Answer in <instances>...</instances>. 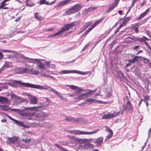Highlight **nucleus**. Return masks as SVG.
<instances>
[{
	"mask_svg": "<svg viewBox=\"0 0 151 151\" xmlns=\"http://www.w3.org/2000/svg\"><path fill=\"white\" fill-rule=\"evenodd\" d=\"M93 28L91 27H89L88 29L84 33V34L86 36L88 33L91 31Z\"/></svg>",
	"mask_w": 151,
	"mask_h": 151,
	"instance_id": "nucleus-35",
	"label": "nucleus"
},
{
	"mask_svg": "<svg viewBox=\"0 0 151 151\" xmlns=\"http://www.w3.org/2000/svg\"><path fill=\"white\" fill-rule=\"evenodd\" d=\"M103 137H100L94 142V143L97 144V145L99 146L103 142Z\"/></svg>",
	"mask_w": 151,
	"mask_h": 151,
	"instance_id": "nucleus-15",
	"label": "nucleus"
},
{
	"mask_svg": "<svg viewBox=\"0 0 151 151\" xmlns=\"http://www.w3.org/2000/svg\"><path fill=\"white\" fill-rule=\"evenodd\" d=\"M69 86L72 89L75 91L77 87L73 85H69Z\"/></svg>",
	"mask_w": 151,
	"mask_h": 151,
	"instance_id": "nucleus-45",
	"label": "nucleus"
},
{
	"mask_svg": "<svg viewBox=\"0 0 151 151\" xmlns=\"http://www.w3.org/2000/svg\"><path fill=\"white\" fill-rule=\"evenodd\" d=\"M105 127L107 131L109 133L113 134V131L110 128L106 126Z\"/></svg>",
	"mask_w": 151,
	"mask_h": 151,
	"instance_id": "nucleus-38",
	"label": "nucleus"
},
{
	"mask_svg": "<svg viewBox=\"0 0 151 151\" xmlns=\"http://www.w3.org/2000/svg\"><path fill=\"white\" fill-rule=\"evenodd\" d=\"M41 106L24 107V109L20 110L19 109H12L13 111H17L18 113L22 116L27 117L29 120H38L40 118L43 119L46 117L47 114L42 111H40L36 114L37 111H40L42 109Z\"/></svg>",
	"mask_w": 151,
	"mask_h": 151,
	"instance_id": "nucleus-1",
	"label": "nucleus"
},
{
	"mask_svg": "<svg viewBox=\"0 0 151 151\" xmlns=\"http://www.w3.org/2000/svg\"><path fill=\"white\" fill-rule=\"evenodd\" d=\"M60 73L62 74H68L70 73H76L82 75H84L86 73L81 71L76 70H63L60 72Z\"/></svg>",
	"mask_w": 151,
	"mask_h": 151,
	"instance_id": "nucleus-5",
	"label": "nucleus"
},
{
	"mask_svg": "<svg viewBox=\"0 0 151 151\" xmlns=\"http://www.w3.org/2000/svg\"><path fill=\"white\" fill-rule=\"evenodd\" d=\"M132 59L128 60V61L130 63H134L136 62H138L139 59L141 58L140 56H134L132 54L131 55Z\"/></svg>",
	"mask_w": 151,
	"mask_h": 151,
	"instance_id": "nucleus-8",
	"label": "nucleus"
},
{
	"mask_svg": "<svg viewBox=\"0 0 151 151\" xmlns=\"http://www.w3.org/2000/svg\"><path fill=\"white\" fill-rule=\"evenodd\" d=\"M146 47L147 49L151 52V47L148 44L147 45H146Z\"/></svg>",
	"mask_w": 151,
	"mask_h": 151,
	"instance_id": "nucleus-53",
	"label": "nucleus"
},
{
	"mask_svg": "<svg viewBox=\"0 0 151 151\" xmlns=\"http://www.w3.org/2000/svg\"><path fill=\"white\" fill-rule=\"evenodd\" d=\"M47 89H48L49 90H50V91L52 92L53 93L54 92V91H55V90H54L50 86L48 87ZM45 89H47V88H45Z\"/></svg>",
	"mask_w": 151,
	"mask_h": 151,
	"instance_id": "nucleus-49",
	"label": "nucleus"
},
{
	"mask_svg": "<svg viewBox=\"0 0 151 151\" xmlns=\"http://www.w3.org/2000/svg\"><path fill=\"white\" fill-rule=\"evenodd\" d=\"M29 99L31 103L32 104H36L38 102V99L37 98L34 96L29 95Z\"/></svg>",
	"mask_w": 151,
	"mask_h": 151,
	"instance_id": "nucleus-12",
	"label": "nucleus"
},
{
	"mask_svg": "<svg viewBox=\"0 0 151 151\" xmlns=\"http://www.w3.org/2000/svg\"><path fill=\"white\" fill-rule=\"evenodd\" d=\"M85 102H87L88 103H87L86 102H83L82 104H90L92 103H96V102H98L100 103H102V102L101 101L97 100L95 99H94L92 98H88L85 100Z\"/></svg>",
	"mask_w": 151,
	"mask_h": 151,
	"instance_id": "nucleus-7",
	"label": "nucleus"
},
{
	"mask_svg": "<svg viewBox=\"0 0 151 151\" xmlns=\"http://www.w3.org/2000/svg\"><path fill=\"white\" fill-rule=\"evenodd\" d=\"M89 45V43H87L86 45H85V46H84L83 48V50H86L87 47Z\"/></svg>",
	"mask_w": 151,
	"mask_h": 151,
	"instance_id": "nucleus-50",
	"label": "nucleus"
},
{
	"mask_svg": "<svg viewBox=\"0 0 151 151\" xmlns=\"http://www.w3.org/2000/svg\"><path fill=\"white\" fill-rule=\"evenodd\" d=\"M99 130V129H97L96 130H94L93 132H84L78 130H75L74 134H94L96 133Z\"/></svg>",
	"mask_w": 151,
	"mask_h": 151,
	"instance_id": "nucleus-4",
	"label": "nucleus"
},
{
	"mask_svg": "<svg viewBox=\"0 0 151 151\" xmlns=\"http://www.w3.org/2000/svg\"><path fill=\"white\" fill-rule=\"evenodd\" d=\"M104 19V17H103L102 18H101V19H100L97 20V21H96L95 22V23L97 25L99 23H100L102 21H103V20Z\"/></svg>",
	"mask_w": 151,
	"mask_h": 151,
	"instance_id": "nucleus-39",
	"label": "nucleus"
},
{
	"mask_svg": "<svg viewBox=\"0 0 151 151\" xmlns=\"http://www.w3.org/2000/svg\"><path fill=\"white\" fill-rule=\"evenodd\" d=\"M63 32L62 30L61 29L59 30L58 32H57L54 34L53 35H52V37H54L58 36L59 35H61L62 33H63Z\"/></svg>",
	"mask_w": 151,
	"mask_h": 151,
	"instance_id": "nucleus-32",
	"label": "nucleus"
},
{
	"mask_svg": "<svg viewBox=\"0 0 151 151\" xmlns=\"http://www.w3.org/2000/svg\"><path fill=\"white\" fill-rule=\"evenodd\" d=\"M97 25L94 22L91 26L93 29Z\"/></svg>",
	"mask_w": 151,
	"mask_h": 151,
	"instance_id": "nucleus-59",
	"label": "nucleus"
},
{
	"mask_svg": "<svg viewBox=\"0 0 151 151\" xmlns=\"http://www.w3.org/2000/svg\"><path fill=\"white\" fill-rule=\"evenodd\" d=\"M92 93V91L87 90L84 93H83L82 94L83 95V96L85 98L86 96H88L89 95L91 94Z\"/></svg>",
	"mask_w": 151,
	"mask_h": 151,
	"instance_id": "nucleus-24",
	"label": "nucleus"
},
{
	"mask_svg": "<svg viewBox=\"0 0 151 151\" xmlns=\"http://www.w3.org/2000/svg\"><path fill=\"white\" fill-rule=\"evenodd\" d=\"M75 23L74 22H72L70 24H67L65 25L64 26L61 28V29L64 32L65 31L69 30L71 28H72L74 26Z\"/></svg>",
	"mask_w": 151,
	"mask_h": 151,
	"instance_id": "nucleus-6",
	"label": "nucleus"
},
{
	"mask_svg": "<svg viewBox=\"0 0 151 151\" xmlns=\"http://www.w3.org/2000/svg\"><path fill=\"white\" fill-rule=\"evenodd\" d=\"M34 17L37 20L39 21L42 20L43 18L39 15L38 13L35 12L34 13Z\"/></svg>",
	"mask_w": 151,
	"mask_h": 151,
	"instance_id": "nucleus-21",
	"label": "nucleus"
},
{
	"mask_svg": "<svg viewBox=\"0 0 151 151\" xmlns=\"http://www.w3.org/2000/svg\"><path fill=\"white\" fill-rule=\"evenodd\" d=\"M4 55L0 51V59H2L3 58Z\"/></svg>",
	"mask_w": 151,
	"mask_h": 151,
	"instance_id": "nucleus-55",
	"label": "nucleus"
},
{
	"mask_svg": "<svg viewBox=\"0 0 151 151\" xmlns=\"http://www.w3.org/2000/svg\"><path fill=\"white\" fill-rule=\"evenodd\" d=\"M45 63H46L47 66L48 67H49V65L50 63V62L47 61V62H45Z\"/></svg>",
	"mask_w": 151,
	"mask_h": 151,
	"instance_id": "nucleus-58",
	"label": "nucleus"
},
{
	"mask_svg": "<svg viewBox=\"0 0 151 151\" xmlns=\"http://www.w3.org/2000/svg\"><path fill=\"white\" fill-rule=\"evenodd\" d=\"M123 27L121 25H120L117 28L116 30L114 32L115 34L117 33L119 31L121 28Z\"/></svg>",
	"mask_w": 151,
	"mask_h": 151,
	"instance_id": "nucleus-44",
	"label": "nucleus"
},
{
	"mask_svg": "<svg viewBox=\"0 0 151 151\" xmlns=\"http://www.w3.org/2000/svg\"><path fill=\"white\" fill-rule=\"evenodd\" d=\"M37 61V59H32L30 58V60L29 61V63H34L35 62H36Z\"/></svg>",
	"mask_w": 151,
	"mask_h": 151,
	"instance_id": "nucleus-40",
	"label": "nucleus"
},
{
	"mask_svg": "<svg viewBox=\"0 0 151 151\" xmlns=\"http://www.w3.org/2000/svg\"><path fill=\"white\" fill-rule=\"evenodd\" d=\"M75 13L74 12L73 10L72 9V7L70 9L66 11L63 14V15L66 16L68 15H70L72 14H74Z\"/></svg>",
	"mask_w": 151,
	"mask_h": 151,
	"instance_id": "nucleus-17",
	"label": "nucleus"
},
{
	"mask_svg": "<svg viewBox=\"0 0 151 151\" xmlns=\"http://www.w3.org/2000/svg\"><path fill=\"white\" fill-rule=\"evenodd\" d=\"M37 63L38 66L40 68L42 69L46 70V68L45 66V64L41 62L40 60L37 59V61L36 62Z\"/></svg>",
	"mask_w": 151,
	"mask_h": 151,
	"instance_id": "nucleus-13",
	"label": "nucleus"
},
{
	"mask_svg": "<svg viewBox=\"0 0 151 151\" xmlns=\"http://www.w3.org/2000/svg\"><path fill=\"white\" fill-rule=\"evenodd\" d=\"M120 0H115L114 3L112 4L115 6H117L118 4H119V2Z\"/></svg>",
	"mask_w": 151,
	"mask_h": 151,
	"instance_id": "nucleus-43",
	"label": "nucleus"
},
{
	"mask_svg": "<svg viewBox=\"0 0 151 151\" xmlns=\"http://www.w3.org/2000/svg\"><path fill=\"white\" fill-rule=\"evenodd\" d=\"M20 99H20V101L19 102L20 103H22L24 101L26 102L27 103L28 102V101L26 99H22V98L21 97H20Z\"/></svg>",
	"mask_w": 151,
	"mask_h": 151,
	"instance_id": "nucleus-42",
	"label": "nucleus"
},
{
	"mask_svg": "<svg viewBox=\"0 0 151 151\" xmlns=\"http://www.w3.org/2000/svg\"><path fill=\"white\" fill-rule=\"evenodd\" d=\"M3 52H8L9 53L10 52H12V51L11 50H1Z\"/></svg>",
	"mask_w": 151,
	"mask_h": 151,
	"instance_id": "nucleus-46",
	"label": "nucleus"
},
{
	"mask_svg": "<svg viewBox=\"0 0 151 151\" xmlns=\"http://www.w3.org/2000/svg\"><path fill=\"white\" fill-rule=\"evenodd\" d=\"M151 133V127L150 128V129L148 131V135L150 136V135Z\"/></svg>",
	"mask_w": 151,
	"mask_h": 151,
	"instance_id": "nucleus-64",
	"label": "nucleus"
},
{
	"mask_svg": "<svg viewBox=\"0 0 151 151\" xmlns=\"http://www.w3.org/2000/svg\"><path fill=\"white\" fill-rule=\"evenodd\" d=\"M10 95L12 97H14L15 98H17L18 99H20V97L18 96L14 93H11Z\"/></svg>",
	"mask_w": 151,
	"mask_h": 151,
	"instance_id": "nucleus-41",
	"label": "nucleus"
},
{
	"mask_svg": "<svg viewBox=\"0 0 151 151\" xmlns=\"http://www.w3.org/2000/svg\"><path fill=\"white\" fill-rule=\"evenodd\" d=\"M75 91L77 93L79 94L81 92H83L85 91L83 90L81 88L77 87Z\"/></svg>",
	"mask_w": 151,
	"mask_h": 151,
	"instance_id": "nucleus-31",
	"label": "nucleus"
},
{
	"mask_svg": "<svg viewBox=\"0 0 151 151\" xmlns=\"http://www.w3.org/2000/svg\"><path fill=\"white\" fill-rule=\"evenodd\" d=\"M16 56L18 58H22L25 59V57L23 55L21 54H20L18 53H16Z\"/></svg>",
	"mask_w": 151,
	"mask_h": 151,
	"instance_id": "nucleus-34",
	"label": "nucleus"
},
{
	"mask_svg": "<svg viewBox=\"0 0 151 151\" xmlns=\"http://www.w3.org/2000/svg\"><path fill=\"white\" fill-rule=\"evenodd\" d=\"M124 111H119V112H114L113 114H111L110 113H108V114H104L102 117L103 119H111L115 117L120 114H122L123 113Z\"/></svg>",
	"mask_w": 151,
	"mask_h": 151,
	"instance_id": "nucleus-3",
	"label": "nucleus"
},
{
	"mask_svg": "<svg viewBox=\"0 0 151 151\" xmlns=\"http://www.w3.org/2000/svg\"><path fill=\"white\" fill-rule=\"evenodd\" d=\"M39 73V72L36 70H33L32 72V74H37Z\"/></svg>",
	"mask_w": 151,
	"mask_h": 151,
	"instance_id": "nucleus-51",
	"label": "nucleus"
},
{
	"mask_svg": "<svg viewBox=\"0 0 151 151\" xmlns=\"http://www.w3.org/2000/svg\"><path fill=\"white\" fill-rule=\"evenodd\" d=\"M138 0H133L132 3V6H134L135 3L137 2Z\"/></svg>",
	"mask_w": 151,
	"mask_h": 151,
	"instance_id": "nucleus-56",
	"label": "nucleus"
},
{
	"mask_svg": "<svg viewBox=\"0 0 151 151\" xmlns=\"http://www.w3.org/2000/svg\"><path fill=\"white\" fill-rule=\"evenodd\" d=\"M85 97L83 96L82 94L81 95L79 96L78 97L75 98V99H78V101L82 100Z\"/></svg>",
	"mask_w": 151,
	"mask_h": 151,
	"instance_id": "nucleus-36",
	"label": "nucleus"
},
{
	"mask_svg": "<svg viewBox=\"0 0 151 151\" xmlns=\"http://www.w3.org/2000/svg\"><path fill=\"white\" fill-rule=\"evenodd\" d=\"M39 3L41 5L45 4L47 5H51V4L49 1H46V0H40Z\"/></svg>",
	"mask_w": 151,
	"mask_h": 151,
	"instance_id": "nucleus-23",
	"label": "nucleus"
},
{
	"mask_svg": "<svg viewBox=\"0 0 151 151\" xmlns=\"http://www.w3.org/2000/svg\"><path fill=\"white\" fill-rule=\"evenodd\" d=\"M146 3V2L145 1H143L142 2H141L140 3V5L141 6H143Z\"/></svg>",
	"mask_w": 151,
	"mask_h": 151,
	"instance_id": "nucleus-57",
	"label": "nucleus"
},
{
	"mask_svg": "<svg viewBox=\"0 0 151 151\" xmlns=\"http://www.w3.org/2000/svg\"><path fill=\"white\" fill-rule=\"evenodd\" d=\"M12 63L11 62H6L5 64L2 67L3 70H4L6 68H10L11 67Z\"/></svg>",
	"mask_w": 151,
	"mask_h": 151,
	"instance_id": "nucleus-22",
	"label": "nucleus"
},
{
	"mask_svg": "<svg viewBox=\"0 0 151 151\" xmlns=\"http://www.w3.org/2000/svg\"><path fill=\"white\" fill-rule=\"evenodd\" d=\"M147 14L144 12H143L141 14L139 15L138 17L136 19L137 20H139L141 19L143 17H144Z\"/></svg>",
	"mask_w": 151,
	"mask_h": 151,
	"instance_id": "nucleus-29",
	"label": "nucleus"
},
{
	"mask_svg": "<svg viewBox=\"0 0 151 151\" xmlns=\"http://www.w3.org/2000/svg\"><path fill=\"white\" fill-rule=\"evenodd\" d=\"M82 8V6L79 4H76L72 7L75 13L80 10Z\"/></svg>",
	"mask_w": 151,
	"mask_h": 151,
	"instance_id": "nucleus-11",
	"label": "nucleus"
},
{
	"mask_svg": "<svg viewBox=\"0 0 151 151\" xmlns=\"http://www.w3.org/2000/svg\"><path fill=\"white\" fill-rule=\"evenodd\" d=\"M54 93L58 96H60V94L56 91H54Z\"/></svg>",
	"mask_w": 151,
	"mask_h": 151,
	"instance_id": "nucleus-54",
	"label": "nucleus"
},
{
	"mask_svg": "<svg viewBox=\"0 0 151 151\" xmlns=\"http://www.w3.org/2000/svg\"><path fill=\"white\" fill-rule=\"evenodd\" d=\"M141 24H139L138 23H137L133 25V29L134 30L135 32L138 33L139 30L138 27L141 25Z\"/></svg>",
	"mask_w": 151,
	"mask_h": 151,
	"instance_id": "nucleus-20",
	"label": "nucleus"
},
{
	"mask_svg": "<svg viewBox=\"0 0 151 151\" xmlns=\"http://www.w3.org/2000/svg\"><path fill=\"white\" fill-rule=\"evenodd\" d=\"M98 8V7H89L87 9H83V12L86 14H88V12L91 11L95 10Z\"/></svg>",
	"mask_w": 151,
	"mask_h": 151,
	"instance_id": "nucleus-14",
	"label": "nucleus"
},
{
	"mask_svg": "<svg viewBox=\"0 0 151 151\" xmlns=\"http://www.w3.org/2000/svg\"><path fill=\"white\" fill-rule=\"evenodd\" d=\"M10 0H4L1 3L0 5V9H2L7 4H5V3L7 1H9Z\"/></svg>",
	"mask_w": 151,
	"mask_h": 151,
	"instance_id": "nucleus-27",
	"label": "nucleus"
},
{
	"mask_svg": "<svg viewBox=\"0 0 151 151\" xmlns=\"http://www.w3.org/2000/svg\"><path fill=\"white\" fill-rule=\"evenodd\" d=\"M26 6L28 7H32L35 5V4L33 3L32 2H30V3L29 4L28 3H26Z\"/></svg>",
	"mask_w": 151,
	"mask_h": 151,
	"instance_id": "nucleus-37",
	"label": "nucleus"
},
{
	"mask_svg": "<svg viewBox=\"0 0 151 151\" xmlns=\"http://www.w3.org/2000/svg\"><path fill=\"white\" fill-rule=\"evenodd\" d=\"M55 145L57 148L59 149L61 151H70L65 149L62 146L57 144H55Z\"/></svg>",
	"mask_w": 151,
	"mask_h": 151,
	"instance_id": "nucleus-25",
	"label": "nucleus"
},
{
	"mask_svg": "<svg viewBox=\"0 0 151 151\" xmlns=\"http://www.w3.org/2000/svg\"><path fill=\"white\" fill-rule=\"evenodd\" d=\"M16 82L18 84H21L26 87H29L37 89H43L44 88L43 86H41L39 85L31 84L29 83H22L21 81H17Z\"/></svg>",
	"mask_w": 151,
	"mask_h": 151,
	"instance_id": "nucleus-2",
	"label": "nucleus"
},
{
	"mask_svg": "<svg viewBox=\"0 0 151 151\" xmlns=\"http://www.w3.org/2000/svg\"><path fill=\"white\" fill-rule=\"evenodd\" d=\"M139 45H136L133 47V49L134 50H136L137 49L139 48Z\"/></svg>",
	"mask_w": 151,
	"mask_h": 151,
	"instance_id": "nucleus-60",
	"label": "nucleus"
},
{
	"mask_svg": "<svg viewBox=\"0 0 151 151\" xmlns=\"http://www.w3.org/2000/svg\"><path fill=\"white\" fill-rule=\"evenodd\" d=\"M144 100H150V96L147 95H146L144 96Z\"/></svg>",
	"mask_w": 151,
	"mask_h": 151,
	"instance_id": "nucleus-47",
	"label": "nucleus"
},
{
	"mask_svg": "<svg viewBox=\"0 0 151 151\" xmlns=\"http://www.w3.org/2000/svg\"><path fill=\"white\" fill-rule=\"evenodd\" d=\"M20 19V18L19 17H18L17 18V19L15 20V22H17L19 21Z\"/></svg>",
	"mask_w": 151,
	"mask_h": 151,
	"instance_id": "nucleus-63",
	"label": "nucleus"
},
{
	"mask_svg": "<svg viewBox=\"0 0 151 151\" xmlns=\"http://www.w3.org/2000/svg\"><path fill=\"white\" fill-rule=\"evenodd\" d=\"M15 124L18 125L23 127H27V126L21 122L16 120H13Z\"/></svg>",
	"mask_w": 151,
	"mask_h": 151,
	"instance_id": "nucleus-18",
	"label": "nucleus"
},
{
	"mask_svg": "<svg viewBox=\"0 0 151 151\" xmlns=\"http://www.w3.org/2000/svg\"><path fill=\"white\" fill-rule=\"evenodd\" d=\"M143 101H144V99H141L140 101H139V106H140V105L141 104V103H142V102Z\"/></svg>",
	"mask_w": 151,
	"mask_h": 151,
	"instance_id": "nucleus-61",
	"label": "nucleus"
},
{
	"mask_svg": "<svg viewBox=\"0 0 151 151\" xmlns=\"http://www.w3.org/2000/svg\"><path fill=\"white\" fill-rule=\"evenodd\" d=\"M115 6L112 3L109 5V9L106 10L107 13H109L112 11L115 7Z\"/></svg>",
	"mask_w": 151,
	"mask_h": 151,
	"instance_id": "nucleus-26",
	"label": "nucleus"
},
{
	"mask_svg": "<svg viewBox=\"0 0 151 151\" xmlns=\"http://www.w3.org/2000/svg\"><path fill=\"white\" fill-rule=\"evenodd\" d=\"M92 24V22L91 21L86 22L84 26H83V30L80 31V33H82L87 28L90 26Z\"/></svg>",
	"mask_w": 151,
	"mask_h": 151,
	"instance_id": "nucleus-19",
	"label": "nucleus"
},
{
	"mask_svg": "<svg viewBox=\"0 0 151 151\" xmlns=\"http://www.w3.org/2000/svg\"><path fill=\"white\" fill-rule=\"evenodd\" d=\"M131 19V17H127L124 19L122 20V23L120 24L122 27L125 26L126 23L129 21Z\"/></svg>",
	"mask_w": 151,
	"mask_h": 151,
	"instance_id": "nucleus-16",
	"label": "nucleus"
},
{
	"mask_svg": "<svg viewBox=\"0 0 151 151\" xmlns=\"http://www.w3.org/2000/svg\"><path fill=\"white\" fill-rule=\"evenodd\" d=\"M7 101V99L6 97L0 96V102L3 103L6 102Z\"/></svg>",
	"mask_w": 151,
	"mask_h": 151,
	"instance_id": "nucleus-30",
	"label": "nucleus"
},
{
	"mask_svg": "<svg viewBox=\"0 0 151 151\" xmlns=\"http://www.w3.org/2000/svg\"><path fill=\"white\" fill-rule=\"evenodd\" d=\"M134 41L139 42H143V41H144L143 39L142 38H136L134 39Z\"/></svg>",
	"mask_w": 151,
	"mask_h": 151,
	"instance_id": "nucleus-33",
	"label": "nucleus"
},
{
	"mask_svg": "<svg viewBox=\"0 0 151 151\" xmlns=\"http://www.w3.org/2000/svg\"><path fill=\"white\" fill-rule=\"evenodd\" d=\"M149 8H148L146 10H145V11L144 12L147 14V13H148L149 12Z\"/></svg>",
	"mask_w": 151,
	"mask_h": 151,
	"instance_id": "nucleus-62",
	"label": "nucleus"
},
{
	"mask_svg": "<svg viewBox=\"0 0 151 151\" xmlns=\"http://www.w3.org/2000/svg\"><path fill=\"white\" fill-rule=\"evenodd\" d=\"M0 107L1 108V109L2 110H7L6 109V107L5 106L0 105Z\"/></svg>",
	"mask_w": 151,
	"mask_h": 151,
	"instance_id": "nucleus-48",
	"label": "nucleus"
},
{
	"mask_svg": "<svg viewBox=\"0 0 151 151\" xmlns=\"http://www.w3.org/2000/svg\"><path fill=\"white\" fill-rule=\"evenodd\" d=\"M65 120L68 121H70L71 122H74L76 120V119L75 118L68 117V116H66Z\"/></svg>",
	"mask_w": 151,
	"mask_h": 151,
	"instance_id": "nucleus-28",
	"label": "nucleus"
},
{
	"mask_svg": "<svg viewBox=\"0 0 151 151\" xmlns=\"http://www.w3.org/2000/svg\"><path fill=\"white\" fill-rule=\"evenodd\" d=\"M8 141L10 143L17 144L18 143V138L17 137H14L7 138Z\"/></svg>",
	"mask_w": 151,
	"mask_h": 151,
	"instance_id": "nucleus-9",
	"label": "nucleus"
},
{
	"mask_svg": "<svg viewBox=\"0 0 151 151\" xmlns=\"http://www.w3.org/2000/svg\"><path fill=\"white\" fill-rule=\"evenodd\" d=\"M113 134H110L109 133L107 136V139H109L111 138V137L113 136Z\"/></svg>",
	"mask_w": 151,
	"mask_h": 151,
	"instance_id": "nucleus-52",
	"label": "nucleus"
},
{
	"mask_svg": "<svg viewBox=\"0 0 151 151\" xmlns=\"http://www.w3.org/2000/svg\"><path fill=\"white\" fill-rule=\"evenodd\" d=\"M127 101L126 104V106L124 109L126 111L132 110V109L133 106L128 98L127 99Z\"/></svg>",
	"mask_w": 151,
	"mask_h": 151,
	"instance_id": "nucleus-10",
	"label": "nucleus"
}]
</instances>
